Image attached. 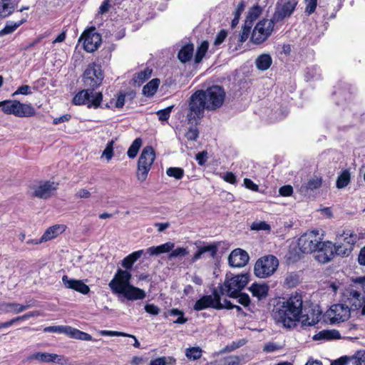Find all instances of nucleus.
<instances>
[{
    "mask_svg": "<svg viewBox=\"0 0 365 365\" xmlns=\"http://www.w3.org/2000/svg\"><path fill=\"white\" fill-rule=\"evenodd\" d=\"M143 250H138L125 257L121 262V265L126 269L132 268L133 264L143 255ZM132 275L128 270L118 269L113 278L108 284L110 289L118 297H123L127 301L143 299L146 297L145 292L130 284Z\"/></svg>",
    "mask_w": 365,
    "mask_h": 365,
    "instance_id": "f257e3e1",
    "label": "nucleus"
},
{
    "mask_svg": "<svg viewBox=\"0 0 365 365\" xmlns=\"http://www.w3.org/2000/svg\"><path fill=\"white\" fill-rule=\"evenodd\" d=\"M225 98V92L220 86H212L206 90H199L190 97L187 119L189 123L197 124L204 116V110H216L220 108Z\"/></svg>",
    "mask_w": 365,
    "mask_h": 365,
    "instance_id": "f03ea898",
    "label": "nucleus"
},
{
    "mask_svg": "<svg viewBox=\"0 0 365 365\" xmlns=\"http://www.w3.org/2000/svg\"><path fill=\"white\" fill-rule=\"evenodd\" d=\"M303 300L301 294L296 293L292 295L286 302L273 311V317L277 324H282L284 327L292 328L296 326V322L302 320L306 326H313L319 322V310L316 314L303 315Z\"/></svg>",
    "mask_w": 365,
    "mask_h": 365,
    "instance_id": "7ed1b4c3",
    "label": "nucleus"
},
{
    "mask_svg": "<svg viewBox=\"0 0 365 365\" xmlns=\"http://www.w3.org/2000/svg\"><path fill=\"white\" fill-rule=\"evenodd\" d=\"M250 274L244 273L234 275L232 273L226 274L223 284L217 287L220 289L221 294H226L229 297H236L237 292H240L249 282Z\"/></svg>",
    "mask_w": 365,
    "mask_h": 365,
    "instance_id": "20e7f679",
    "label": "nucleus"
},
{
    "mask_svg": "<svg viewBox=\"0 0 365 365\" xmlns=\"http://www.w3.org/2000/svg\"><path fill=\"white\" fill-rule=\"evenodd\" d=\"M103 78L104 74L101 66L92 63L88 64L84 71L82 81L85 88L93 91L101 85Z\"/></svg>",
    "mask_w": 365,
    "mask_h": 365,
    "instance_id": "39448f33",
    "label": "nucleus"
},
{
    "mask_svg": "<svg viewBox=\"0 0 365 365\" xmlns=\"http://www.w3.org/2000/svg\"><path fill=\"white\" fill-rule=\"evenodd\" d=\"M336 240L338 244L336 245L337 255L344 257H348L351 253L359 237L353 231L346 230L341 233H337Z\"/></svg>",
    "mask_w": 365,
    "mask_h": 365,
    "instance_id": "423d86ee",
    "label": "nucleus"
},
{
    "mask_svg": "<svg viewBox=\"0 0 365 365\" xmlns=\"http://www.w3.org/2000/svg\"><path fill=\"white\" fill-rule=\"evenodd\" d=\"M279 266V260L274 255H267L257 260L254 267L255 274L259 278L272 275Z\"/></svg>",
    "mask_w": 365,
    "mask_h": 365,
    "instance_id": "0eeeda50",
    "label": "nucleus"
},
{
    "mask_svg": "<svg viewBox=\"0 0 365 365\" xmlns=\"http://www.w3.org/2000/svg\"><path fill=\"white\" fill-rule=\"evenodd\" d=\"M155 159V153L152 146H145L138 161V180L143 182L146 180L150 168Z\"/></svg>",
    "mask_w": 365,
    "mask_h": 365,
    "instance_id": "6e6552de",
    "label": "nucleus"
},
{
    "mask_svg": "<svg viewBox=\"0 0 365 365\" xmlns=\"http://www.w3.org/2000/svg\"><path fill=\"white\" fill-rule=\"evenodd\" d=\"M103 100V94L101 92L93 93L88 89H83L77 93L73 98V103L76 106L87 105L88 108H97L100 106Z\"/></svg>",
    "mask_w": 365,
    "mask_h": 365,
    "instance_id": "1a4fd4ad",
    "label": "nucleus"
},
{
    "mask_svg": "<svg viewBox=\"0 0 365 365\" xmlns=\"http://www.w3.org/2000/svg\"><path fill=\"white\" fill-rule=\"evenodd\" d=\"M351 312L348 305L336 304L330 307L324 315V321L330 324L340 323L348 320Z\"/></svg>",
    "mask_w": 365,
    "mask_h": 365,
    "instance_id": "9d476101",
    "label": "nucleus"
},
{
    "mask_svg": "<svg viewBox=\"0 0 365 365\" xmlns=\"http://www.w3.org/2000/svg\"><path fill=\"white\" fill-rule=\"evenodd\" d=\"M274 22L273 19L259 21L252 33V41L255 44H260L266 41L273 31Z\"/></svg>",
    "mask_w": 365,
    "mask_h": 365,
    "instance_id": "9b49d317",
    "label": "nucleus"
},
{
    "mask_svg": "<svg viewBox=\"0 0 365 365\" xmlns=\"http://www.w3.org/2000/svg\"><path fill=\"white\" fill-rule=\"evenodd\" d=\"M298 247L302 253L309 254L317 251L319 247L317 231L303 234L298 240Z\"/></svg>",
    "mask_w": 365,
    "mask_h": 365,
    "instance_id": "f8f14e48",
    "label": "nucleus"
},
{
    "mask_svg": "<svg viewBox=\"0 0 365 365\" xmlns=\"http://www.w3.org/2000/svg\"><path fill=\"white\" fill-rule=\"evenodd\" d=\"M29 361H37L38 363H54L60 365L68 364V360L62 355L47 352H34L27 357Z\"/></svg>",
    "mask_w": 365,
    "mask_h": 365,
    "instance_id": "ddd939ff",
    "label": "nucleus"
},
{
    "mask_svg": "<svg viewBox=\"0 0 365 365\" xmlns=\"http://www.w3.org/2000/svg\"><path fill=\"white\" fill-rule=\"evenodd\" d=\"M83 41L84 49L89 53L98 49L101 43V36L95 31V29L85 31L81 36L79 41Z\"/></svg>",
    "mask_w": 365,
    "mask_h": 365,
    "instance_id": "4468645a",
    "label": "nucleus"
},
{
    "mask_svg": "<svg viewBox=\"0 0 365 365\" xmlns=\"http://www.w3.org/2000/svg\"><path fill=\"white\" fill-rule=\"evenodd\" d=\"M297 5V0H288L281 5L277 4L272 19L275 22H279L286 17L290 16L294 12Z\"/></svg>",
    "mask_w": 365,
    "mask_h": 365,
    "instance_id": "2eb2a0df",
    "label": "nucleus"
},
{
    "mask_svg": "<svg viewBox=\"0 0 365 365\" xmlns=\"http://www.w3.org/2000/svg\"><path fill=\"white\" fill-rule=\"evenodd\" d=\"M218 251V244H203L197 246V250L191 259L192 262H195L202 258H215Z\"/></svg>",
    "mask_w": 365,
    "mask_h": 365,
    "instance_id": "dca6fc26",
    "label": "nucleus"
},
{
    "mask_svg": "<svg viewBox=\"0 0 365 365\" xmlns=\"http://www.w3.org/2000/svg\"><path fill=\"white\" fill-rule=\"evenodd\" d=\"M218 299L217 288H214L212 295H203L200 299L196 301L193 309L195 311H201L207 308L215 309V303Z\"/></svg>",
    "mask_w": 365,
    "mask_h": 365,
    "instance_id": "f3484780",
    "label": "nucleus"
},
{
    "mask_svg": "<svg viewBox=\"0 0 365 365\" xmlns=\"http://www.w3.org/2000/svg\"><path fill=\"white\" fill-rule=\"evenodd\" d=\"M250 259L247 252L237 248L231 252L228 257L230 266L233 267H242L245 266Z\"/></svg>",
    "mask_w": 365,
    "mask_h": 365,
    "instance_id": "a211bd4d",
    "label": "nucleus"
},
{
    "mask_svg": "<svg viewBox=\"0 0 365 365\" xmlns=\"http://www.w3.org/2000/svg\"><path fill=\"white\" fill-rule=\"evenodd\" d=\"M346 297V299L345 302L348 304V306H350V311L359 309L362 307L364 302V295L354 289L347 290Z\"/></svg>",
    "mask_w": 365,
    "mask_h": 365,
    "instance_id": "6ab92c4d",
    "label": "nucleus"
},
{
    "mask_svg": "<svg viewBox=\"0 0 365 365\" xmlns=\"http://www.w3.org/2000/svg\"><path fill=\"white\" fill-rule=\"evenodd\" d=\"M57 185L54 182H43L35 189L32 196L41 199H47L51 196L53 191L56 190Z\"/></svg>",
    "mask_w": 365,
    "mask_h": 365,
    "instance_id": "aec40b11",
    "label": "nucleus"
},
{
    "mask_svg": "<svg viewBox=\"0 0 365 365\" xmlns=\"http://www.w3.org/2000/svg\"><path fill=\"white\" fill-rule=\"evenodd\" d=\"M62 282L66 288L73 289L82 294H87L90 292L89 287L82 280L70 279L67 275H63Z\"/></svg>",
    "mask_w": 365,
    "mask_h": 365,
    "instance_id": "412c9836",
    "label": "nucleus"
},
{
    "mask_svg": "<svg viewBox=\"0 0 365 365\" xmlns=\"http://www.w3.org/2000/svg\"><path fill=\"white\" fill-rule=\"evenodd\" d=\"M336 245L330 241L321 242V262L331 261L335 255H337Z\"/></svg>",
    "mask_w": 365,
    "mask_h": 365,
    "instance_id": "4be33fe9",
    "label": "nucleus"
},
{
    "mask_svg": "<svg viewBox=\"0 0 365 365\" xmlns=\"http://www.w3.org/2000/svg\"><path fill=\"white\" fill-rule=\"evenodd\" d=\"M15 116L19 118H29L36 113L35 108L31 105L23 103L18 101Z\"/></svg>",
    "mask_w": 365,
    "mask_h": 365,
    "instance_id": "5701e85b",
    "label": "nucleus"
},
{
    "mask_svg": "<svg viewBox=\"0 0 365 365\" xmlns=\"http://www.w3.org/2000/svg\"><path fill=\"white\" fill-rule=\"evenodd\" d=\"M66 230V226L63 225H55L48 227L43 235L41 236V241L47 242L51 240L58 235L63 232Z\"/></svg>",
    "mask_w": 365,
    "mask_h": 365,
    "instance_id": "b1692460",
    "label": "nucleus"
},
{
    "mask_svg": "<svg viewBox=\"0 0 365 365\" xmlns=\"http://www.w3.org/2000/svg\"><path fill=\"white\" fill-rule=\"evenodd\" d=\"M175 247V244L171 242H168L165 244L158 245V246H153L147 249V253L150 255H159L163 253L169 252Z\"/></svg>",
    "mask_w": 365,
    "mask_h": 365,
    "instance_id": "393cba45",
    "label": "nucleus"
},
{
    "mask_svg": "<svg viewBox=\"0 0 365 365\" xmlns=\"http://www.w3.org/2000/svg\"><path fill=\"white\" fill-rule=\"evenodd\" d=\"M194 51V45L192 43H187L183 46L178 53V58L182 63L189 61L192 57Z\"/></svg>",
    "mask_w": 365,
    "mask_h": 365,
    "instance_id": "a878e982",
    "label": "nucleus"
},
{
    "mask_svg": "<svg viewBox=\"0 0 365 365\" xmlns=\"http://www.w3.org/2000/svg\"><path fill=\"white\" fill-rule=\"evenodd\" d=\"M249 290L254 297H257L258 299H262L267 296L269 287L264 284H259L254 283L250 286Z\"/></svg>",
    "mask_w": 365,
    "mask_h": 365,
    "instance_id": "bb28decb",
    "label": "nucleus"
},
{
    "mask_svg": "<svg viewBox=\"0 0 365 365\" xmlns=\"http://www.w3.org/2000/svg\"><path fill=\"white\" fill-rule=\"evenodd\" d=\"M160 81L159 78H153L145 85L142 90V93L146 97H152L157 92Z\"/></svg>",
    "mask_w": 365,
    "mask_h": 365,
    "instance_id": "cd10ccee",
    "label": "nucleus"
},
{
    "mask_svg": "<svg viewBox=\"0 0 365 365\" xmlns=\"http://www.w3.org/2000/svg\"><path fill=\"white\" fill-rule=\"evenodd\" d=\"M272 63V58L269 54L259 55L255 60L256 67L260 71L267 70Z\"/></svg>",
    "mask_w": 365,
    "mask_h": 365,
    "instance_id": "c85d7f7f",
    "label": "nucleus"
},
{
    "mask_svg": "<svg viewBox=\"0 0 365 365\" xmlns=\"http://www.w3.org/2000/svg\"><path fill=\"white\" fill-rule=\"evenodd\" d=\"M66 335L76 339H80L83 341H91L92 336L88 333L83 332L79 329L73 328L70 326L68 327Z\"/></svg>",
    "mask_w": 365,
    "mask_h": 365,
    "instance_id": "c756f323",
    "label": "nucleus"
},
{
    "mask_svg": "<svg viewBox=\"0 0 365 365\" xmlns=\"http://www.w3.org/2000/svg\"><path fill=\"white\" fill-rule=\"evenodd\" d=\"M18 101L16 100H6L0 102V107L2 108V111L7 115L16 114V110L17 108Z\"/></svg>",
    "mask_w": 365,
    "mask_h": 365,
    "instance_id": "7c9ffc66",
    "label": "nucleus"
},
{
    "mask_svg": "<svg viewBox=\"0 0 365 365\" xmlns=\"http://www.w3.org/2000/svg\"><path fill=\"white\" fill-rule=\"evenodd\" d=\"M262 12V9L258 4L253 6L250 9L245 22L253 26V23L258 19Z\"/></svg>",
    "mask_w": 365,
    "mask_h": 365,
    "instance_id": "2f4dec72",
    "label": "nucleus"
},
{
    "mask_svg": "<svg viewBox=\"0 0 365 365\" xmlns=\"http://www.w3.org/2000/svg\"><path fill=\"white\" fill-rule=\"evenodd\" d=\"M350 173L348 170H344L337 178L336 183V187L339 189L344 188L350 183Z\"/></svg>",
    "mask_w": 365,
    "mask_h": 365,
    "instance_id": "473e14b6",
    "label": "nucleus"
},
{
    "mask_svg": "<svg viewBox=\"0 0 365 365\" xmlns=\"http://www.w3.org/2000/svg\"><path fill=\"white\" fill-rule=\"evenodd\" d=\"M151 74L152 69H150L148 68L138 72V73H136L133 78L134 83L140 86L151 76Z\"/></svg>",
    "mask_w": 365,
    "mask_h": 365,
    "instance_id": "72a5a7b5",
    "label": "nucleus"
},
{
    "mask_svg": "<svg viewBox=\"0 0 365 365\" xmlns=\"http://www.w3.org/2000/svg\"><path fill=\"white\" fill-rule=\"evenodd\" d=\"M185 354L189 360L195 361L201 358L202 350L199 346L190 347L185 349Z\"/></svg>",
    "mask_w": 365,
    "mask_h": 365,
    "instance_id": "f704fd0d",
    "label": "nucleus"
},
{
    "mask_svg": "<svg viewBox=\"0 0 365 365\" xmlns=\"http://www.w3.org/2000/svg\"><path fill=\"white\" fill-rule=\"evenodd\" d=\"M15 10V5L6 1H0V18H6Z\"/></svg>",
    "mask_w": 365,
    "mask_h": 365,
    "instance_id": "c9c22d12",
    "label": "nucleus"
},
{
    "mask_svg": "<svg viewBox=\"0 0 365 365\" xmlns=\"http://www.w3.org/2000/svg\"><path fill=\"white\" fill-rule=\"evenodd\" d=\"M26 20L23 19L18 22L9 21L3 29L0 31V36L13 33L18 27L22 25Z\"/></svg>",
    "mask_w": 365,
    "mask_h": 365,
    "instance_id": "e433bc0d",
    "label": "nucleus"
},
{
    "mask_svg": "<svg viewBox=\"0 0 365 365\" xmlns=\"http://www.w3.org/2000/svg\"><path fill=\"white\" fill-rule=\"evenodd\" d=\"M209 43L207 41H204L197 47V52L195 56V62L199 63L204 58L205 53L207 51Z\"/></svg>",
    "mask_w": 365,
    "mask_h": 365,
    "instance_id": "4c0bfd02",
    "label": "nucleus"
},
{
    "mask_svg": "<svg viewBox=\"0 0 365 365\" xmlns=\"http://www.w3.org/2000/svg\"><path fill=\"white\" fill-rule=\"evenodd\" d=\"M141 145H142V139L140 138L135 139L128 150V152H127L128 156L130 158H135Z\"/></svg>",
    "mask_w": 365,
    "mask_h": 365,
    "instance_id": "58836bf2",
    "label": "nucleus"
},
{
    "mask_svg": "<svg viewBox=\"0 0 365 365\" xmlns=\"http://www.w3.org/2000/svg\"><path fill=\"white\" fill-rule=\"evenodd\" d=\"M176 359L172 356H162L151 360L149 365H175Z\"/></svg>",
    "mask_w": 365,
    "mask_h": 365,
    "instance_id": "ea45409f",
    "label": "nucleus"
},
{
    "mask_svg": "<svg viewBox=\"0 0 365 365\" xmlns=\"http://www.w3.org/2000/svg\"><path fill=\"white\" fill-rule=\"evenodd\" d=\"M218 299L217 303H215V309L220 310L223 309H232L233 304L231 303L230 301L227 299H225L223 302H221V296L225 295V294H221L220 289H217Z\"/></svg>",
    "mask_w": 365,
    "mask_h": 365,
    "instance_id": "a19ab883",
    "label": "nucleus"
},
{
    "mask_svg": "<svg viewBox=\"0 0 365 365\" xmlns=\"http://www.w3.org/2000/svg\"><path fill=\"white\" fill-rule=\"evenodd\" d=\"M300 282L299 276L294 272L289 273L284 279V285L287 287H295Z\"/></svg>",
    "mask_w": 365,
    "mask_h": 365,
    "instance_id": "79ce46f5",
    "label": "nucleus"
},
{
    "mask_svg": "<svg viewBox=\"0 0 365 365\" xmlns=\"http://www.w3.org/2000/svg\"><path fill=\"white\" fill-rule=\"evenodd\" d=\"M341 338L340 333L335 329H324L321 331V340L322 339H327V340H331V339H338Z\"/></svg>",
    "mask_w": 365,
    "mask_h": 365,
    "instance_id": "37998d69",
    "label": "nucleus"
},
{
    "mask_svg": "<svg viewBox=\"0 0 365 365\" xmlns=\"http://www.w3.org/2000/svg\"><path fill=\"white\" fill-rule=\"evenodd\" d=\"M184 170L181 168L170 167L167 169L166 174L169 177H173L176 180H180L184 176Z\"/></svg>",
    "mask_w": 365,
    "mask_h": 365,
    "instance_id": "c03bdc74",
    "label": "nucleus"
},
{
    "mask_svg": "<svg viewBox=\"0 0 365 365\" xmlns=\"http://www.w3.org/2000/svg\"><path fill=\"white\" fill-rule=\"evenodd\" d=\"M189 253L187 248L185 247H177L176 249L171 250L169 254L168 259H172L174 258H182L187 255Z\"/></svg>",
    "mask_w": 365,
    "mask_h": 365,
    "instance_id": "a18cd8bd",
    "label": "nucleus"
},
{
    "mask_svg": "<svg viewBox=\"0 0 365 365\" xmlns=\"http://www.w3.org/2000/svg\"><path fill=\"white\" fill-rule=\"evenodd\" d=\"M323 7V11L321 10V13L323 12V16L325 19H332L335 16L336 11L334 8V6H330L329 4H327L326 5L324 4L323 6H321V8Z\"/></svg>",
    "mask_w": 365,
    "mask_h": 365,
    "instance_id": "49530a36",
    "label": "nucleus"
},
{
    "mask_svg": "<svg viewBox=\"0 0 365 365\" xmlns=\"http://www.w3.org/2000/svg\"><path fill=\"white\" fill-rule=\"evenodd\" d=\"M354 365H365V351H357L353 357H350Z\"/></svg>",
    "mask_w": 365,
    "mask_h": 365,
    "instance_id": "de8ad7c7",
    "label": "nucleus"
},
{
    "mask_svg": "<svg viewBox=\"0 0 365 365\" xmlns=\"http://www.w3.org/2000/svg\"><path fill=\"white\" fill-rule=\"evenodd\" d=\"M173 106H168L165 109L157 111L156 114L158 116V119L160 121H166L170 116V113L173 108Z\"/></svg>",
    "mask_w": 365,
    "mask_h": 365,
    "instance_id": "09e8293b",
    "label": "nucleus"
},
{
    "mask_svg": "<svg viewBox=\"0 0 365 365\" xmlns=\"http://www.w3.org/2000/svg\"><path fill=\"white\" fill-rule=\"evenodd\" d=\"M192 125L189 128L188 130L185 133V137L188 140H196L198 138L199 131L196 128L195 123H191Z\"/></svg>",
    "mask_w": 365,
    "mask_h": 365,
    "instance_id": "8fccbe9b",
    "label": "nucleus"
},
{
    "mask_svg": "<svg viewBox=\"0 0 365 365\" xmlns=\"http://www.w3.org/2000/svg\"><path fill=\"white\" fill-rule=\"evenodd\" d=\"M68 326H50L46 327L43 329L44 332H53V333H67Z\"/></svg>",
    "mask_w": 365,
    "mask_h": 365,
    "instance_id": "3c124183",
    "label": "nucleus"
},
{
    "mask_svg": "<svg viewBox=\"0 0 365 365\" xmlns=\"http://www.w3.org/2000/svg\"><path fill=\"white\" fill-rule=\"evenodd\" d=\"M252 27V25L245 22L242 31L240 34V42L243 43L248 38Z\"/></svg>",
    "mask_w": 365,
    "mask_h": 365,
    "instance_id": "603ef678",
    "label": "nucleus"
},
{
    "mask_svg": "<svg viewBox=\"0 0 365 365\" xmlns=\"http://www.w3.org/2000/svg\"><path fill=\"white\" fill-rule=\"evenodd\" d=\"M319 187V179H312L309 180L307 183L303 185L301 187L302 190L308 191L309 190H313Z\"/></svg>",
    "mask_w": 365,
    "mask_h": 365,
    "instance_id": "864d4df0",
    "label": "nucleus"
},
{
    "mask_svg": "<svg viewBox=\"0 0 365 365\" xmlns=\"http://www.w3.org/2000/svg\"><path fill=\"white\" fill-rule=\"evenodd\" d=\"M13 305H21L18 303H3L1 304L0 309L4 312H13L15 314H19V312H16V310L18 309V307Z\"/></svg>",
    "mask_w": 365,
    "mask_h": 365,
    "instance_id": "5fc2aeb1",
    "label": "nucleus"
},
{
    "mask_svg": "<svg viewBox=\"0 0 365 365\" xmlns=\"http://www.w3.org/2000/svg\"><path fill=\"white\" fill-rule=\"evenodd\" d=\"M237 299V302L239 304H242L244 307H248L250 304V298L249 295L246 293L237 292V295L235 297Z\"/></svg>",
    "mask_w": 365,
    "mask_h": 365,
    "instance_id": "6e6d98bb",
    "label": "nucleus"
},
{
    "mask_svg": "<svg viewBox=\"0 0 365 365\" xmlns=\"http://www.w3.org/2000/svg\"><path fill=\"white\" fill-rule=\"evenodd\" d=\"M300 255L296 249L290 250L287 255V260L289 263H294L300 259Z\"/></svg>",
    "mask_w": 365,
    "mask_h": 365,
    "instance_id": "4d7b16f0",
    "label": "nucleus"
},
{
    "mask_svg": "<svg viewBox=\"0 0 365 365\" xmlns=\"http://www.w3.org/2000/svg\"><path fill=\"white\" fill-rule=\"evenodd\" d=\"M307 3L305 13L308 15L314 12L317 5V0H305Z\"/></svg>",
    "mask_w": 365,
    "mask_h": 365,
    "instance_id": "13d9d810",
    "label": "nucleus"
},
{
    "mask_svg": "<svg viewBox=\"0 0 365 365\" xmlns=\"http://www.w3.org/2000/svg\"><path fill=\"white\" fill-rule=\"evenodd\" d=\"M252 230H269L270 226L266 222H253L251 225Z\"/></svg>",
    "mask_w": 365,
    "mask_h": 365,
    "instance_id": "bf43d9fd",
    "label": "nucleus"
},
{
    "mask_svg": "<svg viewBox=\"0 0 365 365\" xmlns=\"http://www.w3.org/2000/svg\"><path fill=\"white\" fill-rule=\"evenodd\" d=\"M100 334L102 336H129L130 334L116 331H108V330H102Z\"/></svg>",
    "mask_w": 365,
    "mask_h": 365,
    "instance_id": "052dcab7",
    "label": "nucleus"
},
{
    "mask_svg": "<svg viewBox=\"0 0 365 365\" xmlns=\"http://www.w3.org/2000/svg\"><path fill=\"white\" fill-rule=\"evenodd\" d=\"M113 141L111 140L107 143L106 148L103 151V155H105L107 160H110L113 154Z\"/></svg>",
    "mask_w": 365,
    "mask_h": 365,
    "instance_id": "680f3d73",
    "label": "nucleus"
},
{
    "mask_svg": "<svg viewBox=\"0 0 365 365\" xmlns=\"http://www.w3.org/2000/svg\"><path fill=\"white\" fill-rule=\"evenodd\" d=\"M31 87L28 85H23L18 88V89L12 94L13 96L16 95H29L31 94Z\"/></svg>",
    "mask_w": 365,
    "mask_h": 365,
    "instance_id": "e2e57ef3",
    "label": "nucleus"
},
{
    "mask_svg": "<svg viewBox=\"0 0 365 365\" xmlns=\"http://www.w3.org/2000/svg\"><path fill=\"white\" fill-rule=\"evenodd\" d=\"M227 32L225 30H221L216 36L214 41L215 46L220 45L226 38Z\"/></svg>",
    "mask_w": 365,
    "mask_h": 365,
    "instance_id": "0e129e2a",
    "label": "nucleus"
},
{
    "mask_svg": "<svg viewBox=\"0 0 365 365\" xmlns=\"http://www.w3.org/2000/svg\"><path fill=\"white\" fill-rule=\"evenodd\" d=\"M292 192L293 188L291 185H284L279 189V195L284 197L290 196Z\"/></svg>",
    "mask_w": 365,
    "mask_h": 365,
    "instance_id": "69168bd1",
    "label": "nucleus"
},
{
    "mask_svg": "<svg viewBox=\"0 0 365 365\" xmlns=\"http://www.w3.org/2000/svg\"><path fill=\"white\" fill-rule=\"evenodd\" d=\"M207 152L205 151V150L200 152L196 155L195 159L200 165H205V163L207 161Z\"/></svg>",
    "mask_w": 365,
    "mask_h": 365,
    "instance_id": "338daca9",
    "label": "nucleus"
},
{
    "mask_svg": "<svg viewBox=\"0 0 365 365\" xmlns=\"http://www.w3.org/2000/svg\"><path fill=\"white\" fill-rule=\"evenodd\" d=\"M350 361V357L344 356L332 361L331 365H346Z\"/></svg>",
    "mask_w": 365,
    "mask_h": 365,
    "instance_id": "774afa93",
    "label": "nucleus"
}]
</instances>
